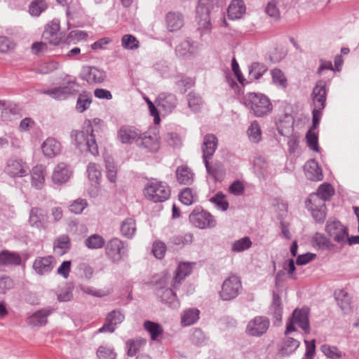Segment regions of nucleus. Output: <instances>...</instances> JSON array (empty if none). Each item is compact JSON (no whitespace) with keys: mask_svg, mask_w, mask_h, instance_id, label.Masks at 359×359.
<instances>
[{"mask_svg":"<svg viewBox=\"0 0 359 359\" xmlns=\"http://www.w3.org/2000/svg\"><path fill=\"white\" fill-rule=\"evenodd\" d=\"M100 123V119L99 118H94L93 121L86 120L81 131H72L71 138L78 149L82 150L86 148L92 155L97 156L99 154L95 133L97 132Z\"/></svg>","mask_w":359,"mask_h":359,"instance_id":"obj_1","label":"nucleus"},{"mask_svg":"<svg viewBox=\"0 0 359 359\" xmlns=\"http://www.w3.org/2000/svg\"><path fill=\"white\" fill-rule=\"evenodd\" d=\"M243 103L257 117L268 115L273 109L270 100L262 93H248L243 96Z\"/></svg>","mask_w":359,"mask_h":359,"instance_id":"obj_2","label":"nucleus"},{"mask_svg":"<svg viewBox=\"0 0 359 359\" xmlns=\"http://www.w3.org/2000/svg\"><path fill=\"white\" fill-rule=\"evenodd\" d=\"M144 194L149 200L154 203H161L170 198V189L165 182L153 180L147 184Z\"/></svg>","mask_w":359,"mask_h":359,"instance_id":"obj_3","label":"nucleus"},{"mask_svg":"<svg viewBox=\"0 0 359 359\" xmlns=\"http://www.w3.org/2000/svg\"><path fill=\"white\" fill-rule=\"evenodd\" d=\"M136 145L148 152H157L161 148V141L156 128H150L143 133L141 132Z\"/></svg>","mask_w":359,"mask_h":359,"instance_id":"obj_4","label":"nucleus"},{"mask_svg":"<svg viewBox=\"0 0 359 359\" xmlns=\"http://www.w3.org/2000/svg\"><path fill=\"white\" fill-rule=\"evenodd\" d=\"M325 231L335 242L344 247L348 236V228L339 221L329 219L325 226Z\"/></svg>","mask_w":359,"mask_h":359,"instance_id":"obj_5","label":"nucleus"},{"mask_svg":"<svg viewBox=\"0 0 359 359\" xmlns=\"http://www.w3.org/2000/svg\"><path fill=\"white\" fill-rule=\"evenodd\" d=\"M297 325L305 333H309L310 325L309 321V312L306 309H295L292 317L287 323L285 334L287 335L290 332L295 331V325Z\"/></svg>","mask_w":359,"mask_h":359,"instance_id":"obj_6","label":"nucleus"},{"mask_svg":"<svg viewBox=\"0 0 359 359\" xmlns=\"http://www.w3.org/2000/svg\"><path fill=\"white\" fill-rule=\"evenodd\" d=\"M190 222L197 228L205 229L216 226V220L208 212L201 207H196L189 215Z\"/></svg>","mask_w":359,"mask_h":359,"instance_id":"obj_7","label":"nucleus"},{"mask_svg":"<svg viewBox=\"0 0 359 359\" xmlns=\"http://www.w3.org/2000/svg\"><path fill=\"white\" fill-rule=\"evenodd\" d=\"M29 172V167L22 158L11 157L6 161L4 172L11 177H23Z\"/></svg>","mask_w":359,"mask_h":359,"instance_id":"obj_8","label":"nucleus"},{"mask_svg":"<svg viewBox=\"0 0 359 359\" xmlns=\"http://www.w3.org/2000/svg\"><path fill=\"white\" fill-rule=\"evenodd\" d=\"M212 8L213 2L212 0H198L196 8V20L199 29L205 31L210 29V13Z\"/></svg>","mask_w":359,"mask_h":359,"instance_id":"obj_9","label":"nucleus"},{"mask_svg":"<svg viewBox=\"0 0 359 359\" xmlns=\"http://www.w3.org/2000/svg\"><path fill=\"white\" fill-rule=\"evenodd\" d=\"M241 287L239 278L236 276H231L224 281L219 297L224 301L232 300L238 295Z\"/></svg>","mask_w":359,"mask_h":359,"instance_id":"obj_10","label":"nucleus"},{"mask_svg":"<svg viewBox=\"0 0 359 359\" xmlns=\"http://www.w3.org/2000/svg\"><path fill=\"white\" fill-rule=\"evenodd\" d=\"M106 253L114 263H118L128 255V248L121 240L114 238L107 243Z\"/></svg>","mask_w":359,"mask_h":359,"instance_id":"obj_11","label":"nucleus"},{"mask_svg":"<svg viewBox=\"0 0 359 359\" xmlns=\"http://www.w3.org/2000/svg\"><path fill=\"white\" fill-rule=\"evenodd\" d=\"M125 320V315L121 309H114L108 313L103 325L99 328L96 333H113L118 325Z\"/></svg>","mask_w":359,"mask_h":359,"instance_id":"obj_12","label":"nucleus"},{"mask_svg":"<svg viewBox=\"0 0 359 359\" xmlns=\"http://www.w3.org/2000/svg\"><path fill=\"white\" fill-rule=\"evenodd\" d=\"M80 77L89 84L101 83L104 81L107 74L103 70L95 67L85 66L82 67Z\"/></svg>","mask_w":359,"mask_h":359,"instance_id":"obj_13","label":"nucleus"},{"mask_svg":"<svg viewBox=\"0 0 359 359\" xmlns=\"http://www.w3.org/2000/svg\"><path fill=\"white\" fill-rule=\"evenodd\" d=\"M141 135V130L132 126H123L117 132V138L125 144H137Z\"/></svg>","mask_w":359,"mask_h":359,"instance_id":"obj_14","label":"nucleus"},{"mask_svg":"<svg viewBox=\"0 0 359 359\" xmlns=\"http://www.w3.org/2000/svg\"><path fill=\"white\" fill-rule=\"evenodd\" d=\"M55 264V259L52 255L37 257L34 261L32 268L38 275L45 276L53 271Z\"/></svg>","mask_w":359,"mask_h":359,"instance_id":"obj_15","label":"nucleus"},{"mask_svg":"<svg viewBox=\"0 0 359 359\" xmlns=\"http://www.w3.org/2000/svg\"><path fill=\"white\" fill-rule=\"evenodd\" d=\"M269 327V320L264 316H257L250 320L246 328V332L251 336L259 337L264 334Z\"/></svg>","mask_w":359,"mask_h":359,"instance_id":"obj_16","label":"nucleus"},{"mask_svg":"<svg viewBox=\"0 0 359 359\" xmlns=\"http://www.w3.org/2000/svg\"><path fill=\"white\" fill-rule=\"evenodd\" d=\"M76 79L69 80L66 86L53 88L52 89L45 90L43 93L57 100H64L68 95H72L76 92V90L72 86L76 84Z\"/></svg>","mask_w":359,"mask_h":359,"instance_id":"obj_17","label":"nucleus"},{"mask_svg":"<svg viewBox=\"0 0 359 359\" xmlns=\"http://www.w3.org/2000/svg\"><path fill=\"white\" fill-rule=\"evenodd\" d=\"M327 89L325 81H317L312 91V100L314 108L324 109L326 105Z\"/></svg>","mask_w":359,"mask_h":359,"instance_id":"obj_18","label":"nucleus"},{"mask_svg":"<svg viewBox=\"0 0 359 359\" xmlns=\"http://www.w3.org/2000/svg\"><path fill=\"white\" fill-rule=\"evenodd\" d=\"M43 39L48 43L56 46L58 45L61 36L60 34V24L57 20H53L45 26L42 34Z\"/></svg>","mask_w":359,"mask_h":359,"instance_id":"obj_19","label":"nucleus"},{"mask_svg":"<svg viewBox=\"0 0 359 359\" xmlns=\"http://www.w3.org/2000/svg\"><path fill=\"white\" fill-rule=\"evenodd\" d=\"M158 107H160L166 114L171 113L177 107L178 101L177 97L170 93H160L156 100Z\"/></svg>","mask_w":359,"mask_h":359,"instance_id":"obj_20","label":"nucleus"},{"mask_svg":"<svg viewBox=\"0 0 359 359\" xmlns=\"http://www.w3.org/2000/svg\"><path fill=\"white\" fill-rule=\"evenodd\" d=\"M156 295L161 302L168 305L170 307L177 308L180 305L176 294L171 288L158 287L156 290Z\"/></svg>","mask_w":359,"mask_h":359,"instance_id":"obj_21","label":"nucleus"},{"mask_svg":"<svg viewBox=\"0 0 359 359\" xmlns=\"http://www.w3.org/2000/svg\"><path fill=\"white\" fill-rule=\"evenodd\" d=\"M217 138L212 134H208L203 138L202 144L203 160H210L217 147Z\"/></svg>","mask_w":359,"mask_h":359,"instance_id":"obj_22","label":"nucleus"},{"mask_svg":"<svg viewBox=\"0 0 359 359\" xmlns=\"http://www.w3.org/2000/svg\"><path fill=\"white\" fill-rule=\"evenodd\" d=\"M29 224L31 226L41 229L46 226V215L43 210L32 208L29 212Z\"/></svg>","mask_w":359,"mask_h":359,"instance_id":"obj_23","label":"nucleus"},{"mask_svg":"<svg viewBox=\"0 0 359 359\" xmlns=\"http://www.w3.org/2000/svg\"><path fill=\"white\" fill-rule=\"evenodd\" d=\"M41 150L45 156L53 158L60 153L61 144L55 138L50 137L41 144Z\"/></svg>","mask_w":359,"mask_h":359,"instance_id":"obj_24","label":"nucleus"},{"mask_svg":"<svg viewBox=\"0 0 359 359\" xmlns=\"http://www.w3.org/2000/svg\"><path fill=\"white\" fill-rule=\"evenodd\" d=\"M53 312V309L46 307L34 312L27 319V323L33 326H43L47 323V318Z\"/></svg>","mask_w":359,"mask_h":359,"instance_id":"obj_25","label":"nucleus"},{"mask_svg":"<svg viewBox=\"0 0 359 359\" xmlns=\"http://www.w3.org/2000/svg\"><path fill=\"white\" fill-rule=\"evenodd\" d=\"M72 171L70 168L64 163H60L55 168L53 175L52 181L55 184L65 183L70 178Z\"/></svg>","mask_w":359,"mask_h":359,"instance_id":"obj_26","label":"nucleus"},{"mask_svg":"<svg viewBox=\"0 0 359 359\" xmlns=\"http://www.w3.org/2000/svg\"><path fill=\"white\" fill-rule=\"evenodd\" d=\"M312 245L323 250H329L333 252H337V247L324 234L316 233L311 239Z\"/></svg>","mask_w":359,"mask_h":359,"instance_id":"obj_27","label":"nucleus"},{"mask_svg":"<svg viewBox=\"0 0 359 359\" xmlns=\"http://www.w3.org/2000/svg\"><path fill=\"white\" fill-rule=\"evenodd\" d=\"M191 271L192 266L191 263H180L175 271V276L172 279V286L173 289L176 290L181 284L182 280L188 276L191 273Z\"/></svg>","mask_w":359,"mask_h":359,"instance_id":"obj_28","label":"nucleus"},{"mask_svg":"<svg viewBox=\"0 0 359 359\" xmlns=\"http://www.w3.org/2000/svg\"><path fill=\"white\" fill-rule=\"evenodd\" d=\"M334 298L337 305L344 313H348L351 311L352 302L351 297L344 290H337L334 291Z\"/></svg>","mask_w":359,"mask_h":359,"instance_id":"obj_29","label":"nucleus"},{"mask_svg":"<svg viewBox=\"0 0 359 359\" xmlns=\"http://www.w3.org/2000/svg\"><path fill=\"white\" fill-rule=\"evenodd\" d=\"M305 175L311 181H320L323 175L318 162L315 160L307 161L304 165Z\"/></svg>","mask_w":359,"mask_h":359,"instance_id":"obj_30","label":"nucleus"},{"mask_svg":"<svg viewBox=\"0 0 359 359\" xmlns=\"http://www.w3.org/2000/svg\"><path fill=\"white\" fill-rule=\"evenodd\" d=\"M18 252L4 250L0 252V266H18L21 264Z\"/></svg>","mask_w":359,"mask_h":359,"instance_id":"obj_31","label":"nucleus"},{"mask_svg":"<svg viewBox=\"0 0 359 359\" xmlns=\"http://www.w3.org/2000/svg\"><path fill=\"white\" fill-rule=\"evenodd\" d=\"M176 178L180 184L190 185L194 181V173L187 165H182L177 168Z\"/></svg>","mask_w":359,"mask_h":359,"instance_id":"obj_32","label":"nucleus"},{"mask_svg":"<svg viewBox=\"0 0 359 359\" xmlns=\"http://www.w3.org/2000/svg\"><path fill=\"white\" fill-rule=\"evenodd\" d=\"M299 345L300 342L298 340L287 337L283 340L278 353L283 356L289 355L293 353Z\"/></svg>","mask_w":359,"mask_h":359,"instance_id":"obj_33","label":"nucleus"},{"mask_svg":"<svg viewBox=\"0 0 359 359\" xmlns=\"http://www.w3.org/2000/svg\"><path fill=\"white\" fill-rule=\"evenodd\" d=\"M168 29L170 32L179 30L183 25L184 19L179 13L169 12L165 18Z\"/></svg>","mask_w":359,"mask_h":359,"instance_id":"obj_34","label":"nucleus"},{"mask_svg":"<svg viewBox=\"0 0 359 359\" xmlns=\"http://www.w3.org/2000/svg\"><path fill=\"white\" fill-rule=\"evenodd\" d=\"M200 311L196 308L185 309L181 315V325L184 327L196 323L199 319Z\"/></svg>","mask_w":359,"mask_h":359,"instance_id":"obj_35","label":"nucleus"},{"mask_svg":"<svg viewBox=\"0 0 359 359\" xmlns=\"http://www.w3.org/2000/svg\"><path fill=\"white\" fill-rule=\"evenodd\" d=\"M46 168L44 166L39 165L33 168L32 171V184L38 189H41L45 181Z\"/></svg>","mask_w":359,"mask_h":359,"instance_id":"obj_36","label":"nucleus"},{"mask_svg":"<svg viewBox=\"0 0 359 359\" xmlns=\"http://www.w3.org/2000/svg\"><path fill=\"white\" fill-rule=\"evenodd\" d=\"M245 11V6L243 1L233 0L228 7V16L231 20L238 19Z\"/></svg>","mask_w":359,"mask_h":359,"instance_id":"obj_37","label":"nucleus"},{"mask_svg":"<svg viewBox=\"0 0 359 359\" xmlns=\"http://www.w3.org/2000/svg\"><path fill=\"white\" fill-rule=\"evenodd\" d=\"M270 313L272 315L273 318L276 323H280L282 320L283 307L281 306V299L279 294L276 292L273 293V301L269 309Z\"/></svg>","mask_w":359,"mask_h":359,"instance_id":"obj_38","label":"nucleus"},{"mask_svg":"<svg viewBox=\"0 0 359 359\" xmlns=\"http://www.w3.org/2000/svg\"><path fill=\"white\" fill-rule=\"evenodd\" d=\"M54 250L59 255H64L71 248L69 236L62 234L55 238L53 243Z\"/></svg>","mask_w":359,"mask_h":359,"instance_id":"obj_39","label":"nucleus"},{"mask_svg":"<svg viewBox=\"0 0 359 359\" xmlns=\"http://www.w3.org/2000/svg\"><path fill=\"white\" fill-rule=\"evenodd\" d=\"M268 67L263 63L255 62L249 67V79L258 80L267 72Z\"/></svg>","mask_w":359,"mask_h":359,"instance_id":"obj_40","label":"nucleus"},{"mask_svg":"<svg viewBox=\"0 0 359 359\" xmlns=\"http://www.w3.org/2000/svg\"><path fill=\"white\" fill-rule=\"evenodd\" d=\"M121 232L123 236L132 238L136 232L135 220L131 217L125 219L121 225Z\"/></svg>","mask_w":359,"mask_h":359,"instance_id":"obj_41","label":"nucleus"},{"mask_svg":"<svg viewBox=\"0 0 359 359\" xmlns=\"http://www.w3.org/2000/svg\"><path fill=\"white\" fill-rule=\"evenodd\" d=\"M294 123V118L292 114L285 113L283 115H280L277 118L276 124L278 132L280 135H284L285 129L292 128Z\"/></svg>","mask_w":359,"mask_h":359,"instance_id":"obj_42","label":"nucleus"},{"mask_svg":"<svg viewBox=\"0 0 359 359\" xmlns=\"http://www.w3.org/2000/svg\"><path fill=\"white\" fill-rule=\"evenodd\" d=\"M146 344L143 339H129L126 341L127 355L130 357L135 355Z\"/></svg>","mask_w":359,"mask_h":359,"instance_id":"obj_43","label":"nucleus"},{"mask_svg":"<svg viewBox=\"0 0 359 359\" xmlns=\"http://www.w3.org/2000/svg\"><path fill=\"white\" fill-rule=\"evenodd\" d=\"M195 47L189 40H184L180 43L175 48L177 56L181 57H187L192 55L195 52Z\"/></svg>","mask_w":359,"mask_h":359,"instance_id":"obj_44","label":"nucleus"},{"mask_svg":"<svg viewBox=\"0 0 359 359\" xmlns=\"http://www.w3.org/2000/svg\"><path fill=\"white\" fill-rule=\"evenodd\" d=\"M207 172L212 176L215 181H220L223 175L222 165L220 163H215L210 165L209 160H204Z\"/></svg>","mask_w":359,"mask_h":359,"instance_id":"obj_45","label":"nucleus"},{"mask_svg":"<svg viewBox=\"0 0 359 359\" xmlns=\"http://www.w3.org/2000/svg\"><path fill=\"white\" fill-rule=\"evenodd\" d=\"M87 172L89 180L95 184H98L100 183L102 172L100 166L95 163H90L87 168Z\"/></svg>","mask_w":359,"mask_h":359,"instance_id":"obj_46","label":"nucleus"},{"mask_svg":"<svg viewBox=\"0 0 359 359\" xmlns=\"http://www.w3.org/2000/svg\"><path fill=\"white\" fill-rule=\"evenodd\" d=\"M84 243L88 249H100L104 245L105 241L102 236L95 233L86 238Z\"/></svg>","mask_w":359,"mask_h":359,"instance_id":"obj_47","label":"nucleus"},{"mask_svg":"<svg viewBox=\"0 0 359 359\" xmlns=\"http://www.w3.org/2000/svg\"><path fill=\"white\" fill-rule=\"evenodd\" d=\"M270 73L274 85L281 88H285L287 87V80L284 73L280 69H273L271 70Z\"/></svg>","mask_w":359,"mask_h":359,"instance_id":"obj_48","label":"nucleus"},{"mask_svg":"<svg viewBox=\"0 0 359 359\" xmlns=\"http://www.w3.org/2000/svg\"><path fill=\"white\" fill-rule=\"evenodd\" d=\"M144 327L150 334L151 339L153 341L156 340L163 332L160 324L149 320L144 322Z\"/></svg>","mask_w":359,"mask_h":359,"instance_id":"obj_49","label":"nucleus"},{"mask_svg":"<svg viewBox=\"0 0 359 359\" xmlns=\"http://www.w3.org/2000/svg\"><path fill=\"white\" fill-rule=\"evenodd\" d=\"M180 201L186 205H190L197 201L196 193L191 188H184L179 194Z\"/></svg>","mask_w":359,"mask_h":359,"instance_id":"obj_50","label":"nucleus"},{"mask_svg":"<svg viewBox=\"0 0 359 359\" xmlns=\"http://www.w3.org/2000/svg\"><path fill=\"white\" fill-rule=\"evenodd\" d=\"M306 206L308 210L325 208V201L315 193L311 194L306 201Z\"/></svg>","mask_w":359,"mask_h":359,"instance_id":"obj_51","label":"nucleus"},{"mask_svg":"<svg viewBox=\"0 0 359 359\" xmlns=\"http://www.w3.org/2000/svg\"><path fill=\"white\" fill-rule=\"evenodd\" d=\"M247 133L250 141L257 143L261 140L262 130L257 121H254L251 123L247 130Z\"/></svg>","mask_w":359,"mask_h":359,"instance_id":"obj_52","label":"nucleus"},{"mask_svg":"<svg viewBox=\"0 0 359 359\" xmlns=\"http://www.w3.org/2000/svg\"><path fill=\"white\" fill-rule=\"evenodd\" d=\"M47 8V4L44 0H33L29 6V13L32 16L38 17Z\"/></svg>","mask_w":359,"mask_h":359,"instance_id":"obj_53","label":"nucleus"},{"mask_svg":"<svg viewBox=\"0 0 359 359\" xmlns=\"http://www.w3.org/2000/svg\"><path fill=\"white\" fill-rule=\"evenodd\" d=\"M252 245V241L248 236L236 241L232 244V251L239 252L249 249Z\"/></svg>","mask_w":359,"mask_h":359,"instance_id":"obj_54","label":"nucleus"},{"mask_svg":"<svg viewBox=\"0 0 359 359\" xmlns=\"http://www.w3.org/2000/svg\"><path fill=\"white\" fill-rule=\"evenodd\" d=\"M193 235L191 233H187L182 235L174 236L170 238L172 244L178 246H183L192 243Z\"/></svg>","mask_w":359,"mask_h":359,"instance_id":"obj_55","label":"nucleus"},{"mask_svg":"<svg viewBox=\"0 0 359 359\" xmlns=\"http://www.w3.org/2000/svg\"><path fill=\"white\" fill-rule=\"evenodd\" d=\"M121 45L125 49L135 50L139 48V41L131 34H125L121 39Z\"/></svg>","mask_w":359,"mask_h":359,"instance_id":"obj_56","label":"nucleus"},{"mask_svg":"<svg viewBox=\"0 0 359 359\" xmlns=\"http://www.w3.org/2000/svg\"><path fill=\"white\" fill-rule=\"evenodd\" d=\"M334 193V191L332 187L330 184L324 183L318 187L315 194L326 201L330 199Z\"/></svg>","mask_w":359,"mask_h":359,"instance_id":"obj_57","label":"nucleus"},{"mask_svg":"<svg viewBox=\"0 0 359 359\" xmlns=\"http://www.w3.org/2000/svg\"><path fill=\"white\" fill-rule=\"evenodd\" d=\"M210 201L214 203L217 208L225 211L229 208V203L225 200V196L221 193H217L210 199Z\"/></svg>","mask_w":359,"mask_h":359,"instance_id":"obj_58","label":"nucleus"},{"mask_svg":"<svg viewBox=\"0 0 359 359\" xmlns=\"http://www.w3.org/2000/svg\"><path fill=\"white\" fill-rule=\"evenodd\" d=\"M320 350L325 355L332 359H338L342 356L341 351L337 347L328 344L322 345Z\"/></svg>","mask_w":359,"mask_h":359,"instance_id":"obj_59","label":"nucleus"},{"mask_svg":"<svg viewBox=\"0 0 359 359\" xmlns=\"http://www.w3.org/2000/svg\"><path fill=\"white\" fill-rule=\"evenodd\" d=\"M98 359H116V353L111 348L100 346L97 351Z\"/></svg>","mask_w":359,"mask_h":359,"instance_id":"obj_60","label":"nucleus"},{"mask_svg":"<svg viewBox=\"0 0 359 359\" xmlns=\"http://www.w3.org/2000/svg\"><path fill=\"white\" fill-rule=\"evenodd\" d=\"M313 129H309L306 135V142L308 147L315 151H319V146H318V135L316 133H314Z\"/></svg>","mask_w":359,"mask_h":359,"instance_id":"obj_61","label":"nucleus"},{"mask_svg":"<svg viewBox=\"0 0 359 359\" xmlns=\"http://www.w3.org/2000/svg\"><path fill=\"white\" fill-rule=\"evenodd\" d=\"M105 165L107 170V177L112 183L116 180L117 168L116 165L109 159L105 160Z\"/></svg>","mask_w":359,"mask_h":359,"instance_id":"obj_62","label":"nucleus"},{"mask_svg":"<svg viewBox=\"0 0 359 359\" xmlns=\"http://www.w3.org/2000/svg\"><path fill=\"white\" fill-rule=\"evenodd\" d=\"M87 206L88 203L86 199L78 198L69 205V210L74 214H81Z\"/></svg>","mask_w":359,"mask_h":359,"instance_id":"obj_63","label":"nucleus"},{"mask_svg":"<svg viewBox=\"0 0 359 359\" xmlns=\"http://www.w3.org/2000/svg\"><path fill=\"white\" fill-rule=\"evenodd\" d=\"M187 101L189 108L193 111H198L202 103L201 97L193 92L187 95Z\"/></svg>","mask_w":359,"mask_h":359,"instance_id":"obj_64","label":"nucleus"}]
</instances>
